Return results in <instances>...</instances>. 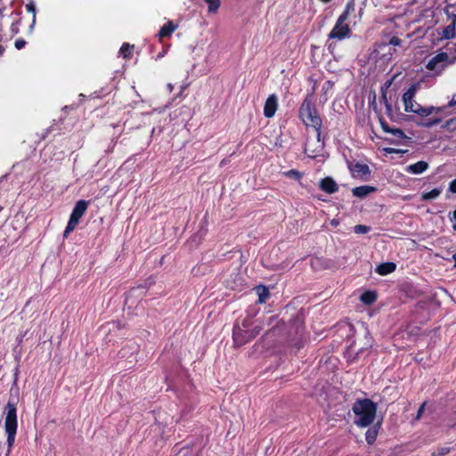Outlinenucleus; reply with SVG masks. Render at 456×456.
<instances>
[{
  "instance_id": "dca6fc26",
  "label": "nucleus",
  "mask_w": 456,
  "mask_h": 456,
  "mask_svg": "<svg viewBox=\"0 0 456 456\" xmlns=\"http://www.w3.org/2000/svg\"><path fill=\"white\" fill-rule=\"evenodd\" d=\"M177 26L175 25L172 21H168L165 25H163L159 31V37L160 38L170 37L172 33L176 29Z\"/></svg>"
},
{
  "instance_id": "423d86ee",
  "label": "nucleus",
  "mask_w": 456,
  "mask_h": 456,
  "mask_svg": "<svg viewBox=\"0 0 456 456\" xmlns=\"http://www.w3.org/2000/svg\"><path fill=\"white\" fill-rule=\"evenodd\" d=\"M252 322L250 319L243 320L241 325L236 324L233 328L232 338L236 346H241L259 332L258 326L251 328Z\"/></svg>"
},
{
  "instance_id": "4468645a",
  "label": "nucleus",
  "mask_w": 456,
  "mask_h": 456,
  "mask_svg": "<svg viewBox=\"0 0 456 456\" xmlns=\"http://www.w3.org/2000/svg\"><path fill=\"white\" fill-rule=\"evenodd\" d=\"M396 268V265L393 262H387L379 265L376 268V272L380 275H387L393 273Z\"/></svg>"
},
{
  "instance_id": "39448f33",
  "label": "nucleus",
  "mask_w": 456,
  "mask_h": 456,
  "mask_svg": "<svg viewBox=\"0 0 456 456\" xmlns=\"http://www.w3.org/2000/svg\"><path fill=\"white\" fill-rule=\"evenodd\" d=\"M354 1H348L343 12L338 16L334 28L330 32L329 38L343 40L346 37H349L351 29L346 21L347 20L349 15L354 12Z\"/></svg>"
},
{
  "instance_id": "c9c22d12",
  "label": "nucleus",
  "mask_w": 456,
  "mask_h": 456,
  "mask_svg": "<svg viewBox=\"0 0 456 456\" xmlns=\"http://www.w3.org/2000/svg\"><path fill=\"white\" fill-rule=\"evenodd\" d=\"M456 105V94L452 96V99L448 102V107H452Z\"/></svg>"
},
{
  "instance_id": "9d476101",
  "label": "nucleus",
  "mask_w": 456,
  "mask_h": 456,
  "mask_svg": "<svg viewBox=\"0 0 456 456\" xmlns=\"http://www.w3.org/2000/svg\"><path fill=\"white\" fill-rule=\"evenodd\" d=\"M320 188L329 194H332L338 190L337 183L330 177L322 179L320 182Z\"/></svg>"
},
{
  "instance_id": "ddd939ff",
  "label": "nucleus",
  "mask_w": 456,
  "mask_h": 456,
  "mask_svg": "<svg viewBox=\"0 0 456 456\" xmlns=\"http://www.w3.org/2000/svg\"><path fill=\"white\" fill-rule=\"evenodd\" d=\"M351 171L354 176H359L361 178L370 175V170L368 165L356 163L351 167Z\"/></svg>"
},
{
  "instance_id": "2f4dec72",
  "label": "nucleus",
  "mask_w": 456,
  "mask_h": 456,
  "mask_svg": "<svg viewBox=\"0 0 456 456\" xmlns=\"http://www.w3.org/2000/svg\"><path fill=\"white\" fill-rule=\"evenodd\" d=\"M389 44L394 46H398V45H401L402 40L397 37H393L390 39Z\"/></svg>"
},
{
  "instance_id": "6ab92c4d",
  "label": "nucleus",
  "mask_w": 456,
  "mask_h": 456,
  "mask_svg": "<svg viewBox=\"0 0 456 456\" xmlns=\"http://www.w3.org/2000/svg\"><path fill=\"white\" fill-rule=\"evenodd\" d=\"M378 436V428L376 427L369 428L365 434L366 441L369 444H372Z\"/></svg>"
},
{
  "instance_id": "f257e3e1",
  "label": "nucleus",
  "mask_w": 456,
  "mask_h": 456,
  "mask_svg": "<svg viewBox=\"0 0 456 456\" xmlns=\"http://www.w3.org/2000/svg\"><path fill=\"white\" fill-rule=\"evenodd\" d=\"M299 118L307 126H312L317 133V140L321 141V128H322V118L315 108L314 96L307 94L304 99L300 109Z\"/></svg>"
},
{
  "instance_id": "4c0bfd02",
  "label": "nucleus",
  "mask_w": 456,
  "mask_h": 456,
  "mask_svg": "<svg viewBox=\"0 0 456 456\" xmlns=\"http://www.w3.org/2000/svg\"><path fill=\"white\" fill-rule=\"evenodd\" d=\"M447 15L451 18H452V22L456 23V14H450L448 12H447Z\"/></svg>"
},
{
  "instance_id": "aec40b11",
  "label": "nucleus",
  "mask_w": 456,
  "mask_h": 456,
  "mask_svg": "<svg viewBox=\"0 0 456 456\" xmlns=\"http://www.w3.org/2000/svg\"><path fill=\"white\" fill-rule=\"evenodd\" d=\"M134 48V45H130L127 43H124L122 46L119 49V54L123 56L124 58L130 57L132 53V49Z\"/></svg>"
},
{
  "instance_id": "4be33fe9",
  "label": "nucleus",
  "mask_w": 456,
  "mask_h": 456,
  "mask_svg": "<svg viewBox=\"0 0 456 456\" xmlns=\"http://www.w3.org/2000/svg\"><path fill=\"white\" fill-rule=\"evenodd\" d=\"M26 10L28 12H31L33 14V19H32V25L31 27L34 26V24L36 23V18H37V14H36V4L33 1H30L29 3H28L26 4Z\"/></svg>"
},
{
  "instance_id": "393cba45",
  "label": "nucleus",
  "mask_w": 456,
  "mask_h": 456,
  "mask_svg": "<svg viewBox=\"0 0 456 456\" xmlns=\"http://www.w3.org/2000/svg\"><path fill=\"white\" fill-rule=\"evenodd\" d=\"M440 122H441V118H430L429 119L420 123L419 125H421L423 126H426V127H431V126H434L436 125H438Z\"/></svg>"
},
{
  "instance_id": "a18cd8bd",
  "label": "nucleus",
  "mask_w": 456,
  "mask_h": 456,
  "mask_svg": "<svg viewBox=\"0 0 456 456\" xmlns=\"http://www.w3.org/2000/svg\"><path fill=\"white\" fill-rule=\"evenodd\" d=\"M163 55H164V53H159V54L158 55V58H160V57H162Z\"/></svg>"
},
{
  "instance_id": "c85d7f7f",
  "label": "nucleus",
  "mask_w": 456,
  "mask_h": 456,
  "mask_svg": "<svg viewBox=\"0 0 456 456\" xmlns=\"http://www.w3.org/2000/svg\"><path fill=\"white\" fill-rule=\"evenodd\" d=\"M450 452L448 447H441L437 450V452H434L433 456H444Z\"/></svg>"
},
{
  "instance_id": "37998d69",
  "label": "nucleus",
  "mask_w": 456,
  "mask_h": 456,
  "mask_svg": "<svg viewBox=\"0 0 456 456\" xmlns=\"http://www.w3.org/2000/svg\"><path fill=\"white\" fill-rule=\"evenodd\" d=\"M4 53V48L2 46H0V55H2Z\"/></svg>"
},
{
  "instance_id": "5701e85b",
  "label": "nucleus",
  "mask_w": 456,
  "mask_h": 456,
  "mask_svg": "<svg viewBox=\"0 0 456 456\" xmlns=\"http://www.w3.org/2000/svg\"><path fill=\"white\" fill-rule=\"evenodd\" d=\"M383 99H384V102H385V106H386V112L387 114V116L391 118V119H395V116L396 114L394 113V110H393V107L392 105L387 102L386 96L384 95L383 96Z\"/></svg>"
},
{
  "instance_id": "7ed1b4c3",
  "label": "nucleus",
  "mask_w": 456,
  "mask_h": 456,
  "mask_svg": "<svg viewBox=\"0 0 456 456\" xmlns=\"http://www.w3.org/2000/svg\"><path fill=\"white\" fill-rule=\"evenodd\" d=\"M417 90V86L411 85L403 94L402 100L404 105V110L406 112L415 113L421 118L431 116L434 113L440 114L442 108L434 106L423 107L414 100Z\"/></svg>"
},
{
  "instance_id": "58836bf2",
  "label": "nucleus",
  "mask_w": 456,
  "mask_h": 456,
  "mask_svg": "<svg viewBox=\"0 0 456 456\" xmlns=\"http://www.w3.org/2000/svg\"><path fill=\"white\" fill-rule=\"evenodd\" d=\"M167 90H168L170 93H171V92L173 91V89H174V86H173L172 84H167Z\"/></svg>"
},
{
  "instance_id": "f03ea898",
  "label": "nucleus",
  "mask_w": 456,
  "mask_h": 456,
  "mask_svg": "<svg viewBox=\"0 0 456 456\" xmlns=\"http://www.w3.org/2000/svg\"><path fill=\"white\" fill-rule=\"evenodd\" d=\"M352 410L355 415L354 424L366 428L375 419L377 405L370 399H360L354 403Z\"/></svg>"
},
{
  "instance_id": "bb28decb",
  "label": "nucleus",
  "mask_w": 456,
  "mask_h": 456,
  "mask_svg": "<svg viewBox=\"0 0 456 456\" xmlns=\"http://www.w3.org/2000/svg\"><path fill=\"white\" fill-rule=\"evenodd\" d=\"M354 231L358 234H364L370 231V227L363 224H357L354 227Z\"/></svg>"
},
{
  "instance_id": "b1692460",
  "label": "nucleus",
  "mask_w": 456,
  "mask_h": 456,
  "mask_svg": "<svg viewBox=\"0 0 456 456\" xmlns=\"http://www.w3.org/2000/svg\"><path fill=\"white\" fill-rule=\"evenodd\" d=\"M257 293H258V301L260 303H264L265 302L266 298L268 297L269 296V292L268 290L266 289V288L263 287V288H258L257 289Z\"/></svg>"
},
{
  "instance_id": "7c9ffc66",
  "label": "nucleus",
  "mask_w": 456,
  "mask_h": 456,
  "mask_svg": "<svg viewBox=\"0 0 456 456\" xmlns=\"http://www.w3.org/2000/svg\"><path fill=\"white\" fill-rule=\"evenodd\" d=\"M26 45V41L22 38H19L15 41V47L18 50L22 49Z\"/></svg>"
},
{
  "instance_id": "412c9836",
  "label": "nucleus",
  "mask_w": 456,
  "mask_h": 456,
  "mask_svg": "<svg viewBox=\"0 0 456 456\" xmlns=\"http://www.w3.org/2000/svg\"><path fill=\"white\" fill-rule=\"evenodd\" d=\"M208 5L209 12H216L220 7L221 2L220 0H204Z\"/></svg>"
},
{
  "instance_id": "9b49d317",
  "label": "nucleus",
  "mask_w": 456,
  "mask_h": 456,
  "mask_svg": "<svg viewBox=\"0 0 456 456\" xmlns=\"http://www.w3.org/2000/svg\"><path fill=\"white\" fill-rule=\"evenodd\" d=\"M428 168V163L423 160H420L417 163L409 165L406 167L405 171L409 174L412 175H420L424 173Z\"/></svg>"
},
{
  "instance_id": "f3484780",
  "label": "nucleus",
  "mask_w": 456,
  "mask_h": 456,
  "mask_svg": "<svg viewBox=\"0 0 456 456\" xmlns=\"http://www.w3.org/2000/svg\"><path fill=\"white\" fill-rule=\"evenodd\" d=\"M362 302L366 305H371L377 299V295L374 291H365L360 297Z\"/></svg>"
},
{
  "instance_id": "ea45409f",
  "label": "nucleus",
  "mask_w": 456,
  "mask_h": 456,
  "mask_svg": "<svg viewBox=\"0 0 456 456\" xmlns=\"http://www.w3.org/2000/svg\"><path fill=\"white\" fill-rule=\"evenodd\" d=\"M136 292V289H132L130 292H129V297H132L134 293Z\"/></svg>"
},
{
  "instance_id": "f8f14e48",
  "label": "nucleus",
  "mask_w": 456,
  "mask_h": 456,
  "mask_svg": "<svg viewBox=\"0 0 456 456\" xmlns=\"http://www.w3.org/2000/svg\"><path fill=\"white\" fill-rule=\"evenodd\" d=\"M376 191H377V188L374 186L362 185V186L354 187L352 190V193L354 197L363 199L366 196H368L369 194H370Z\"/></svg>"
},
{
  "instance_id": "0eeeda50",
  "label": "nucleus",
  "mask_w": 456,
  "mask_h": 456,
  "mask_svg": "<svg viewBox=\"0 0 456 456\" xmlns=\"http://www.w3.org/2000/svg\"><path fill=\"white\" fill-rule=\"evenodd\" d=\"M88 208V201L80 200H78L70 215L69 220L66 226V229L63 233V237L67 238L70 232H72L77 225L78 224L80 218L85 215L86 209Z\"/></svg>"
},
{
  "instance_id": "6e6552de",
  "label": "nucleus",
  "mask_w": 456,
  "mask_h": 456,
  "mask_svg": "<svg viewBox=\"0 0 456 456\" xmlns=\"http://www.w3.org/2000/svg\"><path fill=\"white\" fill-rule=\"evenodd\" d=\"M448 59L449 56L446 53H439L428 61L426 68L440 74L446 67Z\"/></svg>"
},
{
  "instance_id": "c756f323",
  "label": "nucleus",
  "mask_w": 456,
  "mask_h": 456,
  "mask_svg": "<svg viewBox=\"0 0 456 456\" xmlns=\"http://www.w3.org/2000/svg\"><path fill=\"white\" fill-rule=\"evenodd\" d=\"M390 133L392 134H394L395 136H396L397 138H403L404 137V134H403V130L398 129V128L392 129V131H390Z\"/></svg>"
},
{
  "instance_id": "cd10ccee",
  "label": "nucleus",
  "mask_w": 456,
  "mask_h": 456,
  "mask_svg": "<svg viewBox=\"0 0 456 456\" xmlns=\"http://www.w3.org/2000/svg\"><path fill=\"white\" fill-rule=\"evenodd\" d=\"M19 25H20L19 20L12 22V25H11L12 36L16 35L19 32Z\"/></svg>"
},
{
  "instance_id": "a878e982",
  "label": "nucleus",
  "mask_w": 456,
  "mask_h": 456,
  "mask_svg": "<svg viewBox=\"0 0 456 456\" xmlns=\"http://www.w3.org/2000/svg\"><path fill=\"white\" fill-rule=\"evenodd\" d=\"M284 175L286 177H289V178H292V179H295V180H300L301 177H302V174L299 173L298 171L295 170V169H291V170H289L287 172L284 173Z\"/></svg>"
},
{
  "instance_id": "c03bdc74",
  "label": "nucleus",
  "mask_w": 456,
  "mask_h": 456,
  "mask_svg": "<svg viewBox=\"0 0 456 456\" xmlns=\"http://www.w3.org/2000/svg\"><path fill=\"white\" fill-rule=\"evenodd\" d=\"M452 258L455 261V266H456V253L452 256Z\"/></svg>"
},
{
  "instance_id": "79ce46f5",
  "label": "nucleus",
  "mask_w": 456,
  "mask_h": 456,
  "mask_svg": "<svg viewBox=\"0 0 456 456\" xmlns=\"http://www.w3.org/2000/svg\"><path fill=\"white\" fill-rule=\"evenodd\" d=\"M321 2H322L323 4H328L330 2H331L332 0H320Z\"/></svg>"
},
{
  "instance_id": "f704fd0d",
  "label": "nucleus",
  "mask_w": 456,
  "mask_h": 456,
  "mask_svg": "<svg viewBox=\"0 0 456 456\" xmlns=\"http://www.w3.org/2000/svg\"><path fill=\"white\" fill-rule=\"evenodd\" d=\"M425 405H426V403H423L422 405L419 407V411H418V413H417V416H416V419H420L423 411H424V408H425Z\"/></svg>"
},
{
  "instance_id": "a19ab883",
  "label": "nucleus",
  "mask_w": 456,
  "mask_h": 456,
  "mask_svg": "<svg viewBox=\"0 0 456 456\" xmlns=\"http://www.w3.org/2000/svg\"><path fill=\"white\" fill-rule=\"evenodd\" d=\"M338 222L337 220H335V219H333V220L331 221V224H332V225H338Z\"/></svg>"
},
{
  "instance_id": "473e14b6",
  "label": "nucleus",
  "mask_w": 456,
  "mask_h": 456,
  "mask_svg": "<svg viewBox=\"0 0 456 456\" xmlns=\"http://www.w3.org/2000/svg\"><path fill=\"white\" fill-rule=\"evenodd\" d=\"M449 191L452 193H456V179L452 180L449 184Z\"/></svg>"
},
{
  "instance_id": "20e7f679",
  "label": "nucleus",
  "mask_w": 456,
  "mask_h": 456,
  "mask_svg": "<svg viewBox=\"0 0 456 456\" xmlns=\"http://www.w3.org/2000/svg\"><path fill=\"white\" fill-rule=\"evenodd\" d=\"M4 430L7 435V453L9 455L16 437L18 421H17V408L13 402L9 401L4 410Z\"/></svg>"
},
{
  "instance_id": "2eb2a0df",
  "label": "nucleus",
  "mask_w": 456,
  "mask_h": 456,
  "mask_svg": "<svg viewBox=\"0 0 456 456\" xmlns=\"http://www.w3.org/2000/svg\"><path fill=\"white\" fill-rule=\"evenodd\" d=\"M456 24L454 22H452L445 28L442 29V31L439 33L441 39H451L453 38L456 35L455 32Z\"/></svg>"
},
{
  "instance_id": "72a5a7b5",
  "label": "nucleus",
  "mask_w": 456,
  "mask_h": 456,
  "mask_svg": "<svg viewBox=\"0 0 456 456\" xmlns=\"http://www.w3.org/2000/svg\"><path fill=\"white\" fill-rule=\"evenodd\" d=\"M380 124H381V127H382V129H383L385 132H387V133H390V131H392V128H390V127L388 126V125H387L386 122H384V121L380 120Z\"/></svg>"
},
{
  "instance_id": "a211bd4d",
  "label": "nucleus",
  "mask_w": 456,
  "mask_h": 456,
  "mask_svg": "<svg viewBox=\"0 0 456 456\" xmlns=\"http://www.w3.org/2000/svg\"><path fill=\"white\" fill-rule=\"evenodd\" d=\"M442 192L441 189L435 188L431 190L430 191L424 192L421 195L422 200H431L436 199Z\"/></svg>"
},
{
  "instance_id": "e433bc0d",
  "label": "nucleus",
  "mask_w": 456,
  "mask_h": 456,
  "mask_svg": "<svg viewBox=\"0 0 456 456\" xmlns=\"http://www.w3.org/2000/svg\"><path fill=\"white\" fill-rule=\"evenodd\" d=\"M452 228L454 231H456V210L453 212V224Z\"/></svg>"
},
{
  "instance_id": "1a4fd4ad",
  "label": "nucleus",
  "mask_w": 456,
  "mask_h": 456,
  "mask_svg": "<svg viewBox=\"0 0 456 456\" xmlns=\"http://www.w3.org/2000/svg\"><path fill=\"white\" fill-rule=\"evenodd\" d=\"M278 108V97L273 94L266 99L264 106V115L265 118H272L274 116Z\"/></svg>"
}]
</instances>
